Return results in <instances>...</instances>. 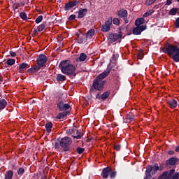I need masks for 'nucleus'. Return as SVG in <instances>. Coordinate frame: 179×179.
Here are the masks:
<instances>
[{"label":"nucleus","instance_id":"1","mask_svg":"<svg viewBox=\"0 0 179 179\" xmlns=\"http://www.w3.org/2000/svg\"><path fill=\"white\" fill-rule=\"evenodd\" d=\"M161 50L171 57L174 62H179V45H164Z\"/></svg>","mask_w":179,"mask_h":179},{"label":"nucleus","instance_id":"2","mask_svg":"<svg viewBox=\"0 0 179 179\" xmlns=\"http://www.w3.org/2000/svg\"><path fill=\"white\" fill-rule=\"evenodd\" d=\"M74 62L75 60L73 59L62 61L59 63V68L64 75H73L76 71V68L72 64Z\"/></svg>","mask_w":179,"mask_h":179},{"label":"nucleus","instance_id":"3","mask_svg":"<svg viewBox=\"0 0 179 179\" xmlns=\"http://www.w3.org/2000/svg\"><path fill=\"white\" fill-rule=\"evenodd\" d=\"M72 145V138L69 137H64L59 141V145L64 152L69 150V146Z\"/></svg>","mask_w":179,"mask_h":179},{"label":"nucleus","instance_id":"4","mask_svg":"<svg viewBox=\"0 0 179 179\" xmlns=\"http://www.w3.org/2000/svg\"><path fill=\"white\" fill-rule=\"evenodd\" d=\"M103 89H104V80L96 78L94 80L92 87L90 89V93H94V90L100 91Z\"/></svg>","mask_w":179,"mask_h":179},{"label":"nucleus","instance_id":"5","mask_svg":"<svg viewBox=\"0 0 179 179\" xmlns=\"http://www.w3.org/2000/svg\"><path fill=\"white\" fill-rule=\"evenodd\" d=\"M47 56L45 55L41 54L38 56L36 59V64L38 68L41 69L43 66H45V63L47 62Z\"/></svg>","mask_w":179,"mask_h":179},{"label":"nucleus","instance_id":"6","mask_svg":"<svg viewBox=\"0 0 179 179\" xmlns=\"http://www.w3.org/2000/svg\"><path fill=\"white\" fill-rule=\"evenodd\" d=\"M117 16L121 17L124 21V23H128V11L125 9H121L117 10Z\"/></svg>","mask_w":179,"mask_h":179},{"label":"nucleus","instance_id":"7","mask_svg":"<svg viewBox=\"0 0 179 179\" xmlns=\"http://www.w3.org/2000/svg\"><path fill=\"white\" fill-rule=\"evenodd\" d=\"M113 24V17H110L104 24L101 26V31L107 33L110 31V27Z\"/></svg>","mask_w":179,"mask_h":179},{"label":"nucleus","instance_id":"8","mask_svg":"<svg viewBox=\"0 0 179 179\" xmlns=\"http://www.w3.org/2000/svg\"><path fill=\"white\" fill-rule=\"evenodd\" d=\"M119 34H121V36H122V34H124V36H131L132 31L128 28V26L122 25L120 27Z\"/></svg>","mask_w":179,"mask_h":179},{"label":"nucleus","instance_id":"9","mask_svg":"<svg viewBox=\"0 0 179 179\" xmlns=\"http://www.w3.org/2000/svg\"><path fill=\"white\" fill-rule=\"evenodd\" d=\"M57 108L59 111H66V110L71 108V105L65 103L64 101H61L57 103Z\"/></svg>","mask_w":179,"mask_h":179},{"label":"nucleus","instance_id":"10","mask_svg":"<svg viewBox=\"0 0 179 179\" xmlns=\"http://www.w3.org/2000/svg\"><path fill=\"white\" fill-rule=\"evenodd\" d=\"M143 30H146V25H141L140 27H136L134 28L132 33L135 36H139L143 31Z\"/></svg>","mask_w":179,"mask_h":179},{"label":"nucleus","instance_id":"11","mask_svg":"<svg viewBox=\"0 0 179 179\" xmlns=\"http://www.w3.org/2000/svg\"><path fill=\"white\" fill-rule=\"evenodd\" d=\"M88 11H89V10H87V8H80L78 11V15L77 18L83 19V17H85V16H86V15H87Z\"/></svg>","mask_w":179,"mask_h":179},{"label":"nucleus","instance_id":"12","mask_svg":"<svg viewBox=\"0 0 179 179\" xmlns=\"http://www.w3.org/2000/svg\"><path fill=\"white\" fill-rule=\"evenodd\" d=\"M108 96H110V92H105L103 94L98 93L96 96V99H98V100H101V101H104V100H106V99H108Z\"/></svg>","mask_w":179,"mask_h":179},{"label":"nucleus","instance_id":"13","mask_svg":"<svg viewBox=\"0 0 179 179\" xmlns=\"http://www.w3.org/2000/svg\"><path fill=\"white\" fill-rule=\"evenodd\" d=\"M108 75H110V70H106L98 75L96 79H98V80H103V79L107 78Z\"/></svg>","mask_w":179,"mask_h":179},{"label":"nucleus","instance_id":"14","mask_svg":"<svg viewBox=\"0 0 179 179\" xmlns=\"http://www.w3.org/2000/svg\"><path fill=\"white\" fill-rule=\"evenodd\" d=\"M178 158L176 157H172L168 160L166 161V167H169V166H174L176 163L178 162Z\"/></svg>","mask_w":179,"mask_h":179},{"label":"nucleus","instance_id":"15","mask_svg":"<svg viewBox=\"0 0 179 179\" xmlns=\"http://www.w3.org/2000/svg\"><path fill=\"white\" fill-rule=\"evenodd\" d=\"M110 173H111V169L108 167L104 168L101 173V176L103 178H108V176H110Z\"/></svg>","mask_w":179,"mask_h":179},{"label":"nucleus","instance_id":"16","mask_svg":"<svg viewBox=\"0 0 179 179\" xmlns=\"http://www.w3.org/2000/svg\"><path fill=\"white\" fill-rule=\"evenodd\" d=\"M122 37V35L120 34H109V38L111 41H117V40H120Z\"/></svg>","mask_w":179,"mask_h":179},{"label":"nucleus","instance_id":"17","mask_svg":"<svg viewBox=\"0 0 179 179\" xmlns=\"http://www.w3.org/2000/svg\"><path fill=\"white\" fill-rule=\"evenodd\" d=\"M158 179H173V175H171L169 173V172L165 171L158 177Z\"/></svg>","mask_w":179,"mask_h":179},{"label":"nucleus","instance_id":"18","mask_svg":"<svg viewBox=\"0 0 179 179\" xmlns=\"http://www.w3.org/2000/svg\"><path fill=\"white\" fill-rule=\"evenodd\" d=\"M167 104L169 105L170 108H176V107H177L178 106L176 99H171L169 101H167Z\"/></svg>","mask_w":179,"mask_h":179},{"label":"nucleus","instance_id":"19","mask_svg":"<svg viewBox=\"0 0 179 179\" xmlns=\"http://www.w3.org/2000/svg\"><path fill=\"white\" fill-rule=\"evenodd\" d=\"M149 169L151 171V174H156L157 173V170H159V165L157 164H155L153 166H149Z\"/></svg>","mask_w":179,"mask_h":179},{"label":"nucleus","instance_id":"20","mask_svg":"<svg viewBox=\"0 0 179 179\" xmlns=\"http://www.w3.org/2000/svg\"><path fill=\"white\" fill-rule=\"evenodd\" d=\"M87 58V55L85 53H81L78 58L76 59L77 62H83Z\"/></svg>","mask_w":179,"mask_h":179},{"label":"nucleus","instance_id":"21","mask_svg":"<svg viewBox=\"0 0 179 179\" xmlns=\"http://www.w3.org/2000/svg\"><path fill=\"white\" fill-rule=\"evenodd\" d=\"M95 31L94 29H90L86 34V38H89L90 40L92 39L93 36H94Z\"/></svg>","mask_w":179,"mask_h":179},{"label":"nucleus","instance_id":"22","mask_svg":"<svg viewBox=\"0 0 179 179\" xmlns=\"http://www.w3.org/2000/svg\"><path fill=\"white\" fill-rule=\"evenodd\" d=\"M135 115H134V113H129L126 116V122H131L133 120H134Z\"/></svg>","mask_w":179,"mask_h":179},{"label":"nucleus","instance_id":"23","mask_svg":"<svg viewBox=\"0 0 179 179\" xmlns=\"http://www.w3.org/2000/svg\"><path fill=\"white\" fill-rule=\"evenodd\" d=\"M68 111H64L62 113H59L57 115V120H64V117H66L68 115Z\"/></svg>","mask_w":179,"mask_h":179},{"label":"nucleus","instance_id":"24","mask_svg":"<svg viewBox=\"0 0 179 179\" xmlns=\"http://www.w3.org/2000/svg\"><path fill=\"white\" fill-rule=\"evenodd\" d=\"M145 23V19L143 18H138L136 20L135 25L136 27H141V24H143Z\"/></svg>","mask_w":179,"mask_h":179},{"label":"nucleus","instance_id":"25","mask_svg":"<svg viewBox=\"0 0 179 179\" xmlns=\"http://www.w3.org/2000/svg\"><path fill=\"white\" fill-rule=\"evenodd\" d=\"M66 79V76L62 74H58L56 77V80H57V82H64Z\"/></svg>","mask_w":179,"mask_h":179},{"label":"nucleus","instance_id":"26","mask_svg":"<svg viewBox=\"0 0 179 179\" xmlns=\"http://www.w3.org/2000/svg\"><path fill=\"white\" fill-rule=\"evenodd\" d=\"M29 66V64H27V63H22L21 64H20L19 66V71L20 72H23Z\"/></svg>","mask_w":179,"mask_h":179},{"label":"nucleus","instance_id":"27","mask_svg":"<svg viewBox=\"0 0 179 179\" xmlns=\"http://www.w3.org/2000/svg\"><path fill=\"white\" fill-rule=\"evenodd\" d=\"M7 102L5 99H0V110H3L6 107Z\"/></svg>","mask_w":179,"mask_h":179},{"label":"nucleus","instance_id":"28","mask_svg":"<svg viewBox=\"0 0 179 179\" xmlns=\"http://www.w3.org/2000/svg\"><path fill=\"white\" fill-rule=\"evenodd\" d=\"M179 8H173L169 11V15L171 16H176L177 15V12H178Z\"/></svg>","mask_w":179,"mask_h":179},{"label":"nucleus","instance_id":"29","mask_svg":"<svg viewBox=\"0 0 179 179\" xmlns=\"http://www.w3.org/2000/svg\"><path fill=\"white\" fill-rule=\"evenodd\" d=\"M145 177L146 178L148 179L152 178V171L150 170V168H149V166L147 168L145 171Z\"/></svg>","mask_w":179,"mask_h":179},{"label":"nucleus","instance_id":"30","mask_svg":"<svg viewBox=\"0 0 179 179\" xmlns=\"http://www.w3.org/2000/svg\"><path fill=\"white\" fill-rule=\"evenodd\" d=\"M72 8H73V6L71 3V1L67 2L64 5V10H71Z\"/></svg>","mask_w":179,"mask_h":179},{"label":"nucleus","instance_id":"31","mask_svg":"<svg viewBox=\"0 0 179 179\" xmlns=\"http://www.w3.org/2000/svg\"><path fill=\"white\" fill-rule=\"evenodd\" d=\"M13 177V171H8L5 174V179H12Z\"/></svg>","mask_w":179,"mask_h":179},{"label":"nucleus","instance_id":"32","mask_svg":"<svg viewBox=\"0 0 179 179\" xmlns=\"http://www.w3.org/2000/svg\"><path fill=\"white\" fill-rule=\"evenodd\" d=\"M38 71H40V69L38 68V66L28 69L29 73H34L36 72H38Z\"/></svg>","mask_w":179,"mask_h":179},{"label":"nucleus","instance_id":"33","mask_svg":"<svg viewBox=\"0 0 179 179\" xmlns=\"http://www.w3.org/2000/svg\"><path fill=\"white\" fill-rule=\"evenodd\" d=\"M45 128H46L47 132H51V129H52V122L47 123L45 124Z\"/></svg>","mask_w":179,"mask_h":179},{"label":"nucleus","instance_id":"34","mask_svg":"<svg viewBox=\"0 0 179 179\" xmlns=\"http://www.w3.org/2000/svg\"><path fill=\"white\" fill-rule=\"evenodd\" d=\"M155 13V10L153 9L150 10L148 11H147L146 13H145L143 16V17H148V16H150V15H153V13Z\"/></svg>","mask_w":179,"mask_h":179},{"label":"nucleus","instance_id":"35","mask_svg":"<svg viewBox=\"0 0 179 179\" xmlns=\"http://www.w3.org/2000/svg\"><path fill=\"white\" fill-rule=\"evenodd\" d=\"M20 17H21L22 20H27V14L24 12H21L20 13Z\"/></svg>","mask_w":179,"mask_h":179},{"label":"nucleus","instance_id":"36","mask_svg":"<svg viewBox=\"0 0 179 179\" xmlns=\"http://www.w3.org/2000/svg\"><path fill=\"white\" fill-rule=\"evenodd\" d=\"M44 29H45V24L42 23L41 24H40L39 26L37 27V30L38 31H43V30H44Z\"/></svg>","mask_w":179,"mask_h":179},{"label":"nucleus","instance_id":"37","mask_svg":"<svg viewBox=\"0 0 179 179\" xmlns=\"http://www.w3.org/2000/svg\"><path fill=\"white\" fill-rule=\"evenodd\" d=\"M70 3L73 6V7L75 8V6H79V3H80V1H79L78 0H73L72 1H70Z\"/></svg>","mask_w":179,"mask_h":179},{"label":"nucleus","instance_id":"38","mask_svg":"<svg viewBox=\"0 0 179 179\" xmlns=\"http://www.w3.org/2000/svg\"><path fill=\"white\" fill-rule=\"evenodd\" d=\"M77 135L76 136H72L73 139H80L82 138V133L79 131H77Z\"/></svg>","mask_w":179,"mask_h":179},{"label":"nucleus","instance_id":"39","mask_svg":"<svg viewBox=\"0 0 179 179\" xmlns=\"http://www.w3.org/2000/svg\"><path fill=\"white\" fill-rule=\"evenodd\" d=\"M43 22V15H39L35 20V23L36 24H38L39 23H41Z\"/></svg>","mask_w":179,"mask_h":179},{"label":"nucleus","instance_id":"40","mask_svg":"<svg viewBox=\"0 0 179 179\" xmlns=\"http://www.w3.org/2000/svg\"><path fill=\"white\" fill-rule=\"evenodd\" d=\"M109 176H110V179H114V178H115V176H117V172L113 171L110 169V173Z\"/></svg>","mask_w":179,"mask_h":179},{"label":"nucleus","instance_id":"41","mask_svg":"<svg viewBox=\"0 0 179 179\" xmlns=\"http://www.w3.org/2000/svg\"><path fill=\"white\" fill-rule=\"evenodd\" d=\"M112 22L113 24H116L117 26H120V19L118 18H113V20H112Z\"/></svg>","mask_w":179,"mask_h":179},{"label":"nucleus","instance_id":"42","mask_svg":"<svg viewBox=\"0 0 179 179\" xmlns=\"http://www.w3.org/2000/svg\"><path fill=\"white\" fill-rule=\"evenodd\" d=\"M15 62H16V60H15L14 59H9L8 60H7V64L10 65L11 66V65H14Z\"/></svg>","mask_w":179,"mask_h":179},{"label":"nucleus","instance_id":"43","mask_svg":"<svg viewBox=\"0 0 179 179\" xmlns=\"http://www.w3.org/2000/svg\"><path fill=\"white\" fill-rule=\"evenodd\" d=\"M117 59H118V55H113V56L110 59V64H111V62H115V61H117Z\"/></svg>","mask_w":179,"mask_h":179},{"label":"nucleus","instance_id":"44","mask_svg":"<svg viewBox=\"0 0 179 179\" xmlns=\"http://www.w3.org/2000/svg\"><path fill=\"white\" fill-rule=\"evenodd\" d=\"M85 152V148H82L80 147L77 148V152L78 155H82Z\"/></svg>","mask_w":179,"mask_h":179},{"label":"nucleus","instance_id":"45","mask_svg":"<svg viewBox=\"0 0 179 179\" xmlns=\"http://www.w3.org/2000/svg\"><path fill=\"white\" fill-rule=\"evenodd\" d=\"M138 58L140 59H142V58H143V50L142 49H140L138 51Z\"/></svg>","mask_w":179,"mask_h":179},{"label":"nucleus","instance_id":"46","mask_svg":"<svg viewBox=\"0 0 179 179\" xmlns=\"http://www.w3.org/2000/svg\"><path fill=\"white\" fill-rule=\"evenodd\" d=\"M67 135H72L73 134H75V129H69L66 131Z\"/></svg>","mask_w":179,"mask_h":179},{"label":"nucleus","instance_id":"47","mask_svg":"<svg viewBox=\"0 0 179 179\" xmlns=\"http://www.w3.org/2000/svg\"><path fill=\"white\" fill-rule=\"evenodd\" d=\"M154 2H156V0H146L145 1L146 5H148V6L153 5Z\"/></svg>","mask_w":179,"mask_h":179},{"label":"nucleus","instance_id":"48","mask_svg":"<svg viewBox=\"0 0 179 179\" xmlns=\"http://www.w3.org/2000/svg\"><path fill=\"white\" fill-rule=\"evenodd\" d=\"M114 149H115V150H117V152H120V150H121V145H120V144L115 145Z\"/></svg>","mask_w":179,"mask_h":179},{"label":"nucleus","instance_id":"49","mask_svg":"<svg viewBox=\"0 0 179 179\" xmlns=\"http://www.w3.org/2000/svg\"><path fill=\"white\" fill-rule=\"evenodd\" d=\"M172 179H179V172H176L172 175Z\"/></svg>","mask_w":179,"mask_h":179},{"label":"nucleus","instance_id":"50","mask_svg":"<svg viewBox=\"0 0 179 179\" xmlns=\"http://www.w3.org/2000/svg\"><path fill=\"white\" fill-rule=\"evenodd\" d=\"M24 173V169L23 168H20L19 170L17 171V174H20L22 176Z\"/></svg>","mask_w":179,"mask_h":179},{"label":"nucleus","instance_id":"51","mask_svg":"<svg viewBox=\"0 0 179 179\" xmlns=\"http://www.w3.org/2000/svg\"><path fill=\"white\" fill-rule=\"evenodd\" d=\"M76 18V15H74V14H73V15H71L69 17L68 20H75Z\"/></svg>","mask_w":179,"mask_h":179},{"label":"nucleus","instance_id":"52","mask_svg":"<svg viewBox=\"0 0 179 179\" xmlns=\"http://www.w3.org/2000/svg\"><path fill=\"white\" fill-rule=\"evenodd\" d=\"M175 26L176 29H179V17L176 18L175 22Z\"/></svg>","mask_w":179,"mask_h":179},{"label":"nucleus","instance_id":"53","mask_svg":"<svg viewBox=\"0 0 179 179\" xmlns=\"http://www.w3.org/2000/svg\"><path fill=\"white\" fill-rule=\"evenodd\" d=\"M10 55L11 57H16V52H13V50L10 51Z\"/></svg>","mask_w":179,"mask_h":179},{"label":"nucleus","instance_id":"54","mask_svg":"<svg viewBox=\"0 0 179 179\" xmlns=\"http://www.w3.org/2000/svg\"><path fill=\"white\" fill-rule=\"evenodd\" d=\"M17 3L18 7L22 8L23 6H24V3L21 2V3Z\"/></svg>","mask_w":179,"mask_h":179},{"label":"nucleus","instance_id":"55","mask_svg":"<svg viewBox=\"0 0 179 179\" xmlns=\"http://www.w3.org/2000/svg\"><path fill=\"white\" fill-rule=\"evenodd\" d=\"M13 9H18V8H19V7H18L17 3H15L13 5Z\"/></svg>","mask_w":179,"mask_h":179},{"label":"nucleus","instance_id":"56","mask_svg":"<svg viewBox=\"0 0 179 179\" xmlns=\"http://www.w3.org/2000/svg\"><path fill=\"white\" fill-rule=\"evenodd\" d=\"M176 171L175 169H171L168 174H170L171 176H173L174 174V172Z\"/></svg>","mask_w":179,"mask_h":179},{"label":"nucleus","instance_id":"57","mask_svg":"<svg viewBox=\"0 0 179 179\" xmlns=\"http://www.w3.org/2000/svg\"><path fill=\"white\" fill-rule=\"evenodd\" d=\"M171 3H172L171 0H166V5L169 6V5H171Z\"/></svg>","mask_w":179,"mask_h":179},{"label":"nucleus","instance_id":"58","mask_svg":"<svg viewBox=\"0 0 179 179\" xmlns=\"http://www.w3.org/2000/svg\"><path fill=\"white\" fill-rule=\"evenodd\" d=\"M55 148L56 149H59V143H55Z\"/></svg>","mask_w":179,"mask_h":179},{"label":"nucleus","instance_id":"59","mask_svg":"<svg viewBox=\"0 0 179 179\" xmlns=\"http://www.w3.org/2000/svg\"><path fill=\"white\" fill-rule=\"evenodd\" d=\"M168 154L169 155H173L174 154V151L170 150V151L168 152Z\"/></svg>","mask_w":179,"mask_h":179},{"label":"nucleus","instance_id":"60","mask_svg":"<svg viewBox=\"0 0 179 179\" xmlns=\"http://www.w3.org/2000/svg\"><path fill=\"white\" fill-rule=\"evenodd\" d=\"M41 179H47V176H43L41 177Z\"/></svg>","mask_w":179,"mask_h":179},{"label":"nucleus","instance_id":"61","mask_svg":"<svg viewBox=\"0 0 179 179\" xmlns=\"http://www.w3.org/2000/svg\"><path fill=\"white\" fill-rule=\"evenodd\" d=\"M176 152H179V146L176 148Z\"/></svg>","mask_w":179,"mask_h":179},{"label":"nucleus","instance_id":"62","mask_svg":"<svg viewBox=\"0 0 179 179\" xmlns=\"http://www.w3.org/2000/svg\"><path fill=\"white\" fill-rule=\"evenodd\" d=\"M37 31H38L37 29H34V34H36V33H37Z\"/></svg>","mask_w":179,"mask_h":179},{"label":"nucleus","instance_id":"63","mask_svg":"<svg viewBox=\"0 0 179 179\" xmlns=\"http://www.w3.org/2000/svg\"><path fill=\"white\" fill-rule=\"evenodd\" d=\"M168 45H171V44H168Z\"/></svg>","mask_w":179,"mask_h":179},{"label":"nucleus","instance_id":"64","mask_svg":"<svg viewBox=\"0 0 179 179\" xmlns=\"http://www.w3.org/2000/svg\"><path fill=\"white\" fill-rule=\"evenodd\" d=\"M179 2V0H177Z\"/></svg>","mask_w":179,"mask_h":179}]
</instances>
